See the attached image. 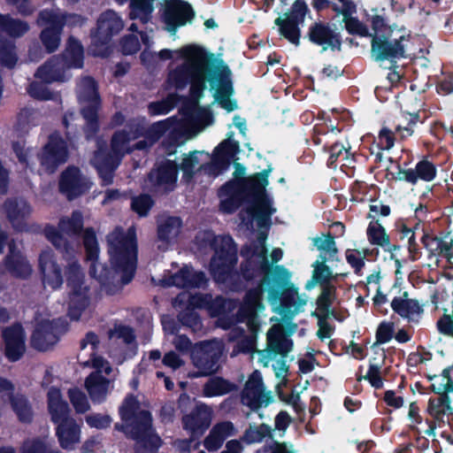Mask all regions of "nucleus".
<instances>
[{"label": "nucleus", "instance_id": "11", "mask_svg": "<svg viewBox=\"0 0 453 453\" xmlns=\"http://www.w3.org/2000/svg\"><path fill=\"white\" fill-rule=\"evenodd\" d=\"M82 65V46L73 37H70L64 56L53 57L37 70L35 76L45 83L63 81L66 79V69L81 68Z\"/></svg>", "mask_w": 453, "mask_h": 453}, {"label": "nucleus", "instance_id": "64", "mask_svg": "<svg viewBox=\"0 0 453 453\" xmlns=\"http://www.w3.org/2000/svg\"><path fill=\"white\" fill-rule=\"evenodd\" d=\"M255 453H295L292 445L272 441L258 449Z\"/></svg>", "mask_w": 453, "mask_h": 453}, {"label": "nucleus", "instance_id": "58", "mask_svg": "<svg viewBox=\"0 0 453 453\" xmlns=\"http://www.w3.org/2000/svg\"><path fill=\"white\" fill-rule=\"evenodd\" d=\"M152 204L153 201L150 196L141 195L133 198L131 206L134 211H135L140 217H143L148 214Z\"/></svg>", "mask_w": 453, "mask_h": 453}, {"label": "nucleus", "instance_id": "41", "mask_svg": "<svg viewBox=\"0 0 453 453\" xmlns=\"http://www.w3.org/2000/svg\"><path fill=\"white\" fill-rule=\"evenodd\" d=\"M234 384L221 377H213L205 382L203 387L204 397H217L226 395L234 390Z\"/></svg>", "mask_w": 453, "mask_h": 453}, {"label": "nucleus", "instance_id": "9", "mask_svg": "<svg viewBox=\"0 0 453 453\" xmlns=\"http://www.w3.org/2000/svg\"><path fill=\"white\" fill-rule=\"evenodd\" d=\"M99 342L97 336L93 333L86 334L81 342L83 351L88 349L90 358L85 362L86 365L89 364L95 372H91L85 380V388L87 389L91 400L94 403H102L105 400L107 395L111 392L112 385L111 380L103 377L100 373L110 374L112 371L111 365L102 357L96 356L95 350Z\"/></svg>", "mask_w": 453, "mask_h": 453}, {"label": "nucleus", "instance_id": "12", "mask_svg": "<svg viewBox=\"0 0 453 453\" xmlns=\"http://www.w3.org/2000/svg\"><path fill=\"white\" fill-rule=\"evenodd\" d=\"M224 352L225 344L222 340L213 339L195 344L190 357L197 371L189 372L188 377H206L217 372Z\"/></svg>", "mask_w": 453, "mask_h": 453}, {"label": "nucleus", "instance_id": "54", "mask_svg": "<svg viewBox=\"0 0 453 453\" xmlns=\"http://www.w3.org/2000/svg\"><path fill=\"white\" fill-rule=\"evenodd\" d=\"M428 411L437 421L442 419L443 415L451 412V408L446 397L430 400Z\"/></svg>", "mask_w": 453, "mask_h": 453}, {"label": "nucleus", "instance_id": "40", "mask_svg": "<svg viewBox=\"0 0 453 453\" xmlns=\"http://www.w3.org/2000/svg\"><path fill=\"white\" fill-rule=\"evenodd\" d=\"M327 257L324 255H320L319 258L315 261L312 265L313 272L311 280L306 283V288L311 289L317 284L324 286L325 284H330L328 281L332 278V271L326 265Z\"/></svg>", "mask_w": 453, "mask_h": 453}, {"label": "nucleus", "instance_id": "10", "mask_svg": "<svg viewBox=\"0 0 453 453\" xmlns=\"http://www.w3.org/2000/svg\"><path fill=\"white\" fill-rule=\"evenodd\" d=\"M65 273L69 291L68 315L72 319L77 320L90 307L92 293L76 260L68 263Z\"/></svg>", "mask_w": 453, "mask_h": 453}, {"label": "nucleus", "instance_id": "45", "mask_svg": "<svg viewBox=\"0 0 453 453\" xmlns=\"http://www.w3.org/2000/svg\"><path fill=\"white\" fill-rule=\"evenodd\" d=\"M336 302L335 287L332 284L322 286V291L317 300L318 312L320 317H327L330 313V308Z\"/></svg>", "mask_w": 453, "mask_h": 453}, {"label": "nucleus", "instance_id": "63", "mask_svg": "<svg viewBox=\"0 0 453 453\" xmlns=\"http://www.w3.org/2000/svg\"><path fill=\"white\" fill-rule=\"evenodd\" d=\"M339 4L332 5L333 10L337 13L343 16V19L351 17L356 13V4L350 0H338Z\"/></svg>", "mask_w": 453, "mask_h": 453}, {"label": "nucleus", "instance_id": "4", "mask_svg": "<svg viewBox=\"0 0 453 453\" xmlns=\"http://www.w3.org/2000/svg\"><path fill=\"white\" fill-rule=\"evenodd\" d=\"M108 252L111 270L97 261L98 244L92 229H86L83 242L91 277L96 279L102 290L108 295L118 292L123 285L131 281L136 268L137 243L134 227H129L125 234L120 227L115 228L107 237Z\"/></svg>", "mask_w": 453, "mask_h": 453}, {"label": "nucleus", "instance_id": "59", "mask_svg": "<svg viewBox=\"0 0 453 453\" xmlns=\"http://www.w3.org/2000/svg\"><path fill=\"white\" fill-rule=\"evenodd\" d=\"M273 369L274 371L276 378L279 380L276 385V389L278 393L280 395L281 388L285 387L287 384L288 367L284 360L279 359L273 364Z\"/></svg>", "mask_w": 453, "mask_h": 453}, {"label": "nucleus", "instance_id": "46", "mask_svg": "<svg viewBox=\"0 0 453 453\" xmlns=\"http://www.w3.org/2000/svg\"><path fill=\"white\" fill-rule=\"evenodd\" d=\"M0 29L13 37H19L28 30L26 22L0 14Z\"/></svg>", "mask_w": 453, "mask_h": 453}, {"label": "nucleus", "instance_id": "14", "mask_svg": "<svg viewBox=\"0 0 453 453\" xmlns=\"http://www.w3.org/2000/svg\"><path fill=\"white\" fill-rule=\"evenodd\" d=\"M77 95L81 113L86 120V136L89 139L98 129L97 111L100 106V98L96 81L91 77L82 78L77 86Z\"/></svg>", "mask_w": 453, "mask_h": 453}, {"label": "nucleus", "instance_id": "5", "mask_svg": "<svg viewBox=\"0 0 453 453\" xmlns=\"http://www.w3.org/2000/svg\"><path fill=\"white\" fill-rule=\"evenodd\" d=\"M268 173L264 172L245 180L229 181L219 191V209L224 213L234 212L241 204H246L245 212L240 217L247 228L254 220L260 228H268L271 216L276 211L273 198L266 194Z\"/></svg>", "mask_w": 453, "mask_h": 453}, {"label": "nucleus", "instance_id": "51", "mask_svg": "<svg viewBox=\"0 0 453 453\" xmlns=\"http://www.w3.org/2000/svg\"><path fill=\"white\" fill-rule=\"evenodd\" d=\"M312 242L314 246H316L319 250L324 252L325 254L323 255L327 258H333L336 255L337 249L332 235L328 234L316 237Z\"/></svg>", "mask_w": 453, "mask_h": 453}, {"label": "nucleus", "instance_id": "43", "mask_svg": "<svg viewBox=\"0 0 453 453\" xmlns=\"http://www.w3.org/2000/svg\"><path fill=\"white\" fill-rule=\"evenodd\" d=\"M20 453H62L54 447L46 438H30L26 440L21 447Z\"/></svg>", "mask_w": 453, "mask_h": 453}, {"label": "nucleus", "instance_id": "44", "mask_svg": "<svg viewBox=\"0 0 453 453\" xmlns=\"http://www.w3.org/2000/svg\"><path fill=\"white\" fill-rule=\"evenodd\" d=\"M83 218L80 211H73L70 218L64 217L59 220L58 229L69 237L77 236L82 229Z\"/></svg>", "mask_w": 453, "mask_h": 453}, {"label": "nucleus", "instance_id": "57", "mask_svg": "<svg viewBox=\"0 0 453 453\" xmlns=\"http://www.w3.org/2000/svg\"><path fill=\"white\" fill-rule=\"evenodd\" d=\"M179 319L183 326L189 327L192 331H200L203 327L198 314L193 311L187 309L179 314Z\"/></svg>", "mask_w": 453, "mask_h": 453}, {"label": "nucleus", "instance_id": "17", "mask_svg": "<svg viewBox=\"0 0 453 453\" xmlns=\"http://www.w3.org/2000/svg\"><path fill=\"white\" fill-rule=\"evenodd\" d=\"M242 403L252 411L268 406L273 401L270 390H266L262 374L254 371L248 378L241 395Z\"/></svg>", "mask_w": 453, "mask_h": 453}, {"label": "nucleus", "instance_id": "47", "mask_svg": "<svg viewBox=\"0 0 453 453\" xmlns=\"http://www.w3.org/2000/svg\"><path fill=\"white\" fill-rule=\"evenodd\" d=\"M271 427L267 425H250L244 432L242 440L247 444L261 442L266 436L271 434Z\"/></svg>", "mask_w": 453, "mask_h": 453}, {"label": "nucleus", "instance_id": "52", "mask_svg": "<svg viewBox=\"0 0 453 453\" xmlns=\"http://www.w3.org/2000/svg\"><path fill=\"white\" fill-rule=\"evenodd\" d=\"M110 340L114 342H122L129 345L134 342V334L129 326H115L109 334Z\"/></svg>", "mask_w": 453, "mask_h": 453}, {"label": "nucleus", "instance_id": "48", "mask_svg": "<svg viewBox=\"0 0 453 453\" xmlns=\"http://www.w3.org/2000/svg\"><path fill=\"white\" fill-rule=\"evenodd\" d=\"M13 411L22 422H29L32 418V411L23 395H17L11 399Z\"/></svg>", "mask_w": 453, "mask_h": 453}, {"label": "nucleus", "instance_id": "37", "mask_svg": "<svg viewBox=\"0 0 453 453\" xmlns=\"http://www.w3.org/2000/svg\"><path fill=\"white\" fill-rule=\"evenodd\" d=\"M392 310L402 318L413 320L423 311L422 307L417 300L408 297L407 292L395 297L391 302Z\"/></svg>", "mask_w": 453, "mask_h": 453}, {"label": "nucleus", "instance_id": "33", "mask_svg": "<svg viewBox=\"0 0 453 453\" xmlns=\"http://www.w3.org/2000/svg\"><path fill=\"white\" fill-rule=\"evenodd\" d=\"M4 266L12 275L26 278L32 273V267L22 256L19 246L14 241L9 243V253L4 260Z\"/></svg>", "mask_w": 453, "mask_h": 453}, {"label": "nucleus", "instance_id": "19", "mask_svg": "<svg viewBox=\"0 0 453 453\" xmlns=\"http://www.w3.org/2000/svg\"><path fill=\"white\" fill-rule=\"evenodd\" d=\"M65 331V324L61 319H43L39 322L32 335V345L45 351L54 346L59 340V335Z\"/></svg>", "mask_w": 453, "mask_h": 453}, {"label": "nucleus", "instance_id": "2", "mask_svg": "<svg viewBox=\"0 0 453 453\" xmlns=\"http://www.w3.org/2000/svg\"><path fill=\"white\" fill-rule=\"evenodd\" d=\"M213 121L212 115L208 108L194 104L185 110L180 119L169 118L154 123L148 132L147 140L140 141L134 145L130 142L139 138L142 134V127L137 121H133L122 131L116 132L112 136L111 150L106 151L98 148L92 159L103 182L105 185L111 183L113 172L119 165L121 158L133 150H144L151 146L166 131L170 130L174 139V146L196 136Z\"/></svg>", "mask_w": 453, "mask_h": 453}, {"label": "nucleus", "instance_id": "56", "mask_svg": "<svg viewBox=\"0 0 453 453\" xmlns=\"http://www.w3.org/2000/svg\"><path fill=\"white\" fill-rule=\"evenodd\" d=\"M372 251L364 250H348L346 251V259L348 263L355 269L357 273H359L365 265L364 259L366 256L370 255Z\"/></svg>", "mask_w": 453, "mask_h": 453}, {"label": "nucleus", "instance_id": "27", "mask_svg": "<svg viewBox=\"0 0 453 453\" xmlns=\"http://www.w3.org/2000/svg\"><path fill=\"white\" fill-rule=\"evenodd\" d=\"M89 180L84 176L79 168L69 166L62 173L59 180V189L68 199H73L90 188Z\"/></svg>", "mask_w": 453, "mask_h": 453}, {"label": "nucleus", "instance_id": "21", "mask_svg": "<svg viewBox=\"0 0 453 453\" xmlns=\"http://www.w3.org/2000/svg\"><path fill=\"white\" fill-rule=\"evenodd\" d=\"M307 299L305 294H299L297 288L291 284L283 289L280 297L278 296V303L272 306L283 318L292 319L304 311Z\"/></svg>", "mask_w": 453, "mask_h": 453}, {"label": "nucleus", "instance_id": "20", "mask_svg": "<svg viewBox=\"0 0 453 453\" xmlns=\"http://www.w3.org/2000/svg\"><path fill=\"white\" fill-rule=\"evenodd\" d=\"M155 284L163 287L200 288L206 283V277L202 272H196L191 266L184 265L175 273H165Z\"/></svg>", "mask_w": 453, "mask_h": 453}, {"label": "nucleus", "instance_id": "25", "mask_svg": "<svg viewBox=\"0 0 453 453\" xmlns=\"http://www.w3.org/2000/svg\"><path fill=\"white\" fill-rule=\"evenodd\" d=\"M212 417V408L205 403H199L190 413L182 417L183 428L190 434V437H199L211 426Z\"/></svg>", "mask_w": 453, "mask_h": 453}, {"label": "nucleus", "instance_id": "3", "mask_svg": "<svg viewBox=\"0 0 453 453\" xmlns=\"http://www.w3.org/2000/svg\"><path fill=\"white\" fill-rule=\"evenodd\" d=\"M266 233L260 231L257 241L250 245H246L241 251L245 262L242 265V275L247 280H255L257 285L250 288L241 305V314L246 316L247 322L251 328L257 326V313L262 312L265 306L262 303V296L266 293V298L271 305L278 303L280 289H284L292 283L290 272L284 266L277 265L273 268V280L269 278L270 265L267 259V249L265 247Z\"/></svg>", "mask_w": 453, "mask_h": 453}, {"label": "nucleus", "instance_id": "23", "mask_svg": "<svg viewBox=\"0 0 453 453\" xmlns=\"http://www.w3.org/2000/svg\"><path fill=\"white\" fill-rule=\"evenodd\" d=\"M178 179V167L173 160L164 159L149 174L151 188L157 191L173 190Z\"/></svg>", "mask_w": 453, "mask_h": 453}, {"label": "nucleus", "instance_id": "13", "mask_svg": "<svg viewBox=\"0 0 453 453\" xmlns=\"http://www.w3.org/2000/svg\"><path fill=\"white\" fill-rule=\"evenodd\" d=\"M38 25L44 29L41 39L49 52L56 50L60 42V34L65 24L73 26L82 24L83 19L76 14L64 15L58 9L44 10L40 12Z\"/></svg>", "mask_w": 453, "mask_h": 453}, {"label": "nucleus", "instance_id": "42", "mask_svg": "<svg viewBox=\"0 0 453 453\" xmlns=\"http://www.w3.org/2000/svg\"><path fill=\"white\" fill-rule=\"evenodd\" d=\"M366 235L372 245L381 247L385 250L388 251L391 250L389 236L387 234L385 228L378 220H372L370 222L366 229Z\"/></svg>", "mask_w": 453, "mask_h": 453}, {"label": "nucleus", "instance_id": "62", "mask_svg": "<svg viewBox=\"0 0 453 453\" xmlns=\"http://www.w3.org/2000/svg\"><path fill=\"white\" fill-rule=\"evenodd\" d=\"M372 27L374 31V36H380V35H387L391 33L392 30H398L396 27L388 26L384 18L380 15H374L371 19Z\"/></svg>", "mask_w": 453, "mask_h": 453}, {"label": "nucleus", "instance_id": "32", "mask_svg": "<svg viewBox=\"0 0 453 453\" xmlns=\"http://www.w3.org/2000/svg\"><path fill=\"white\" fill-rule=\"evenodd\" d=\"M237 434V429L231 421L216 423L203 440V447L210 452L217 451L224 441Z\"/></svg>", "mask_w": 453, "mask_h": 453}, {"label": "nucleus", "instance_id": "55", "mask_svg": "<svg viewBox=\"0 0 453 453\" xmlns=\"http://www.w3.org/2000/svg\"><path fill=\"white\" fill-rule=\"evenodd\" d=\"M17 59L14 45L11 42H4L0 39V61L2 65L12 68L15 65Z\"/></svg>", "mask_w": 453, "mask_h": 453}, {"label": "nucleus", "instance_id": "22", "mask_svg": "<svg viewBox=\"0 0 453 453\" xmlns=\"http://www.w3.org/2000/svg\"><path fill=\"white\" fill-rule=\"evenodd\" d=\"M67 158L68 150L65 142L58 134H51L40 155L41 165L46 171L52 173Z\"/></svg>", "mask_w": 453, "mask_h": 453}, {"label": "nucleus", "instance_id": "61", "mask_svg": "<svg viewBox=\"0 0 453 453\" xmlns=\"http://www.w3.org/2000/svg\"><path fill=\"white\" fill-rule=\"evenodd\" d=\"M86 423L92 428L104 429L110 426L111 418L107 414L92 413L85 418Z\"/></svg>", "mask_w": 453, "mask_h": 453}, {"label": "nucleus", "instance_id": "36", "mask_svg": "<svg viewBox=\"0 0 453 453\" xmlns=\"http://www.w3.org/2000/svg\"><path fill=\"white\" fill-rule=\"evenodd\" d=\"M48 410L51 421L57 425L70 418L69 406L62 399L60 390L56 388H51L48 392Z\"/></svg>", "mask_w": 453, "mask_h": 453}, {"label": "nucleus", "instance_id": "35", "mask_svg": "<svg viewBox=\"0 0 453 453\" xmlns=\"http://www.w3.org/2000/svg\"><path fill=\"white\" fill-rule=\"evenodd\" d=\"M81 426L73 418L58 424L56 435L62 449L72 450L81 441Z\"/></svg>", "mask_w": 453, "mask_h": 453}, {"label": "nucleus", "instance_id": "50", "mask_svg": "<svg viewBox=\"0 0 453 453\" xmlns=\"http://www.w3.org/2000/svg\"><path fill=\"white\" fill-rule=\"evenodd\" d=\"M68 396L77 413H84L89 410L90 405L88 400L81 389L77 388H70Z\"/></svg>", "mask_w": 453, "mask_h": 453}, {"label": "nucleus", "instance_id": "16", "mask_svg": "<svg viewBox=\"0 0 453 453\" xmlns=\"http://www.w3.org/2000/svg\"><path fill=\"white\" fill-rule=\"evenodd\" d=\"M182 304H187V308L193 311L196 308L206 309L211 316L219 317L218 319L219 326L228 328L230 326L226 322L224 310L226 308L229 309L232 306L231 301H226L222 297H216L213 299L211 295H189L183 292L180 294L174 301L175 307H179Z\"/></svg>", "mask_w": 453, "mask_h": 453}, {"label": "nucleus", "instance_id": "28", "mask_svg": "<svg viewBox=\"0 0 453 453\" xmlns=\"http://www.w3.org/2000/svg\"><path fill=\"white\" fill-rule=\"evenodd\" d=\"M260 312L257 313V326L256 328H251L250 325L247 322L246 316H242L241 314V308L238 311L237 317L234 320H232L231 322L227 323L228 325H232L234 322H244L246 323L247 326L250 330L251 334L250 335H244V330L234 326L231 329L230 333L228 334V340L230 342L236 341L237 343L234 346L232 356H236L239 353H250L252 352L255 349L256 344V335L255 333L257 331L259 327V320H258V315ZM229 326L228 327H230Z\"/></svg>", "mask_w": 453, "mask_h": 453}, {"label": "nucleus", "instance_id": "29", "mask_svg": "<svg viewBox=\"0 0 453 453\" xmlns=\"http://www.w3.org/2000/svg\"><path fill=\"white\" fill-rule=\"evenodd\" d=\"M123 27V20L115 12L108 10L103 12L97 20L96 30L93 34L94 44H106L114 35L122 30Z\"/></svg>", "mask_w": 453, "mask_h": 453}, {"label": "nucleus", "instance_id": "18", "mask_svg": "<svg viewBox=\"0 0 453 453\" xmlns=\"http://www.w3.org/2000/svg\"><path fill=\"white\" fill-rule=\"evenodd\" d=\"M309 9L303 0H296L291 7L288 14H285L282 18L275 20L279 26L280 33L295 45L299 44L300 30L298 26L304 21L305 15Z\"/></svg>", "mask_w": 453, "mask_h": 453}, {"label": "nucleus", "instance_id": "34", "mask_svg": "<svg viewBox=\"0 0 453 453\" xmlns=\"http://www.w3.org/2000/svg\"><path fill=\"white\" fill-rule=\"evenodd\" d=\"M309 37L312 42L322 46L323 50L338 49L341 45L339 34L322 22L315 23L310 27Z\"/></svg>", "mask_w": 453, "mask_h": 453}, {"label": "nucleus", "instance_id": "53", "mask_svg": "<svg viewBox=\"0 0 453 453\" xmlns=\"http://www.w3.org/2000/svg\"><path fill=\"white\" fill-rule=\"evenodd\" d=\"M432 380V388L435 393L453 392V382L449 378V372L448 370H443L441 375H434Z\"/></svg>", "mask_w": 453, "mask_h": 453}, {"label": "nucleus", "instance_id": "30", "mask_svg": "<svg viewBox=\"0 0 453 453\" xmlns=\"http://www.w3.org/2000/svg\"><path fill=\"white\" fill-rule=\"evenodd\" d=\"M6 216L12 227L17 231L27 229V220L32 213V208L23 199H10L4 204Z\"/></svg>", "mask_w": 453, "mask_h": 453}, {"label": "nucleus", "instance_id": "8", "mask_svg": "<svg viewBox=\"0 0 453 453\" xmlns=\"http://www.w3.org/2000/svg\"><path fill=\"white\" fill-rule=\"evenodd\" d=\"M119 414L124 424H116L115 428L136 441V453L143 449H157L161 444L160 437L152 428L150 411L142 409L134 396H127L119 408Z\"/></svg>", "mask_w": 453, "mask_h": 453}, {"label": "nucleus", "instance_id": "6", "mask_svg": "<svg viewBox=\"0 0 453 453\" xmlns=\"http://www.w3.org/2000/svg\"><path fill=\"white\" fill-rule=\"evenodd\" d=\"M237 150L238 143L228 137L215 148L211 157L203 151L185 155L180 165L182 179L203 182L204 176L210 181L228 167Z\"/></svg>", "mask_w": 453, "mask_h": 453}, {"label": "nucleus", "instance_id": "15", "mask_svg": "<svg viewBox=\"0 0 453 453\" xmlns=\"http://www.w3.org/2000/svg\"><path fill=\"white\" fill-rule=\"evenodd\" d=\"M409 35L403 29L392 30L387 35L373 36L372 56L377 61L390 60L405 57Z\"/></svg>", "mask_w": 453, "mask_h": 453}, {"label": "nucleus", "instance_id": "1", "mask_svg": "<svg viewBox=\"0 0 453 453\" xmlns=\"http://www.w3.org/2000/svg\"><path fill=\"white\" fill-rule=\"evenodd\" d=\"M158 57L163 60H182L181 64L169 67L165 81L167 88L183 89L190 84V96L196 102L208 84L214 101L223 109L232 111L236 108L235 102L230 99L232 73L222 59L213 58V54L196 44L173 50L164 49L158 52Z\"/></svg>", "mask_w": 453, "mask_h": 453}, {"label": "nucleus", "instance_id": "31", "mask_svg": "<svg viewBox=\"0 0 453 453\" xmlns=\"http://www.w3.org/2000/svg\"><path fill=\"white\" fill-rule=\"evenodd\" d=\"M5 343V356L12 361L19 360L25 352V334L20 326L6 328L3 333Z\"/></svg>", "mask_w": 453, "mask_h": 453}, {"label": "nucleus", "instance_id": "39", "mask_svg": "<svg viewBox=\"0 0 453 453\" xmlns=\"http://www.w3.org/2000/svg\"><path fill=\"white\" fill-rule=\"evenodd\" d=\"M268 345L276 353L287 354L292 349V341L285 336L280 325H275L267 333Z\"/></svg>", "mask_w": 453, "mask_h": 453}, {"label": "nucleus", "instance_id": "26", "mask_svg": "<svg viewBox=\"0 0 453 453\" xmlns=\"http://www.w3.org/2000/svg\"><path fill=\"white\" fill-rule=\"evenodd\" d=\"M39 269L45 288L58 289L62 286L64 282L62 269L51 250H43L40 254Z\"/></svg>", "mask_w": 453, "mask_h": 453}, {"label": "nucleus", "instance_id": "24", "mask_svg": "<svg viewBox=\"0 0 453 453\" xmlns=\"http://www.w3.org/2000/svg\"><path fill=\"white\" fill-rule=\"evenodd\" d=\"M194 16L195 12L188 2L168 0L165 4L164 20L170 33H175L179 27L190 23Z\"/></svg>", "mask_w": 453, "mask_h": 453}, {"label": "nucleus", "instance_id": "38", "mask_svg": "<svg viewBox=\"0 0 453 453\" xmlns=\"http://www.w3.org/2000/svg\"><path fill=\"white\" fill-rule=\"evenodd\" d=\"M181 221L177 217H168L159 221L157 226V236L162 246L159 248L165 249L166 246L173 242L180 234Z\"/></svg>", "mask_w": 453, "mask_h": 453}, {"label": "nucleus", "instance_id": "7", "mask_svg": "<svg viewBox=\"0 0 453 453\" xmlns=\"http://www.w3.org/2000/svg\"><path fill=\"white\" fill-rule=\"evenodd\" d=\"M196 243L201 251H206L207 249L214 250L210 272L215 281L235 290L234 280L239 275L233 272L237 262V249L232 237L216 236L211 231H204L196 235Z\"/></svg>", "mask_w": 453, "mask_h": 453}, {"label": "nucleus", "instance_id": "49", "mask_svg": "<svg viewBox=\"0 0 453 453\" xmlns=\"http://www.w3.org/2000/svg\"><path fill=\"white\" fill-rule=\"evenodd\" d=\"M177 96L170 94L168 96L161 101L154 102L149 104V112L150 115H164L167 114L176 104Z\"/></svg>", "mask_w": 453, "mask_h": 453}, {"label": "nucleus", "instance_id": "60", "mask_svg": "<svg viewBox=\"0 0 453 453\" xmlns=\"http://www.w3.org/2000/svg\"><path fill=\"white\" fill-rule=\"evenodd\" d=\"M46 238L59 250H65L68 252V245L63 235L52 226H48L44 229Z\"/></svg>", "mask_w": 453, "mask_h": 453}]
</instances>
